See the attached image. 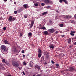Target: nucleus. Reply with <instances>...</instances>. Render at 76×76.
I'll use <instances>...</instances> for the list:
<instances>
[{
	"label": "nucleus",
	"mask_w": 76,
	"mask_h": 76,
	"mask_svg": "<svg viewBox=\"0 0 76 76\" xmlns=\"http://www.w3.org/2000/svg\"><path fill=\"white\" fill-rule=\"evenodd\" d=\"M1 49L3 51V54H6L7 53V49L6 48V47L4 45H2L1 47Z\"/></svg>",
	"instance_id": "1"
},
{
	"label": "nucleus",
	"mask_w": 76,
	"mask_h": 76,
	"mask_svg": "<svg viewBox=\"0 0 76 76\" xmlns=\"http://www.w3.org/2000/svg\"><path fill=\"white\" fill-rule=\"evenodd\" d=\"M12 66H15V67H19V63L15 61H13L12 62Z\"/></svg>",
	"instance_id": "2"
},
{
	"label": "nucleus",
	"mask_w": 76,
	"mask_h": 76,
	"mask_svg": "<svg viewBox=\"0 0 76 76\" xmlns=\"http://www.w3.org/2000/svg\"><path fill=\"white\" fill-rule=\"evenodd\" d=\"M12 51H13L14 53H19L18 51V50H17V48L16 46H13L12 48Z\"/></svg>",
	"instance_id": "3"
},
{
	"label": "nucleus",
	"mask_w": 76,
	"mask_h": 76,
	"mask_svg": "<svg viewBox=\"0 0 76 76\" xmlns=\"http://www.w3.org/2000/svg\"><path fill=\"white\" fill-rule=\"evenodd\" d=\"M15 20V18H12V17L11 16H10L8 18V21L10 22L12 21H14V20Z\"/></svg>",
	"instance_id": "4"
},
{
	"label": "nucleus",
	"mask_w": 76,
	"mask_h": 76,
	"mask_svg": "<svg viewBox=\"0 0 76 76\" xmlns=\"http://www.w3.org/2000/svg\"><path fill=\"white\" fill-rule=\"evenodd\" d=\"M48 31V32L50 34H53V33L55 32V30L54 28H52L49 29Z\"/></svg>",
	"instance_id": "5"
},
{
	"label": "nucleus",
	"mask_w": 76,
	"mask_h": 76,
	"mask_svg": "<svg viewBox=\"0 0 76 76\" xmlns=\"http://www.w3.org/2000/svg\"><path fill=\"white\" fill-rule=\"evenodd\" d=\"M69 69L70 72H73V71H76V69L73 68L72 67H69Z\"/></svg>",
	"instance_id": "6"
},
{
	"label": "nucleus",
	"mask_w": 76,
	"mask_h": 76,
	"mask_svg": "<svg viewBox=\"0 0 76 76\" xmlns=\"http://www.w3.org/2000/svg\"><path fill=\"white\" fill-rule=\"evenodd\" d=\"M63 1L65 4H68L67 1L66 0H59V2L61 3H62Z\"/></svg>",
	"instance_id": "7"
},
{
	"label": "nucleus",
	"mask_w": 76,
	"mask_h": 76,
	"mask_svg": "<svg viewBox=\"0 0 76 76\" xmlns=\"http://www.w3.org/2000/svg\"><path fill=\"white\" fill-rule=\"evenodd\" d=\"M34 22L35 21L34 20H33L31 22V23L30 24V28H31L33 26V25H34Z\"/></svg>",
	"instance_id": "8"
},
{
	"label": "nucleus",
	"mask_w": 76,
	"mask_h": 76,
	"mask_svg": "<svg viewBox=\"0 0 76 76\" xmlns=\"http://www.w3.org/2000/svg\"><path fill=\"white\" fill-rule=\"evenodd\" d=\"M35 69H37V70L39 71V69H40V66L38 65H37L36 66H34Z\"/></svg>",
	"instance_id": "9"
},
{
	"label": "nucleus",
	"mask_w": 76,
	"mask_h": 76,
	"mask_svg": "<svg viewBox=\"0 0 76 76\" xmlns=\"http://www.w3.org/2000/svg\"><path fill=\"white\" fill-rule=\"evenodd\" d=\"M9 42L7 40H4V43L5 44H9Z\"/></svg>",
	"instance_id": "10"
},
{
	"label": "nucleus",
	"mask_w": 76,
	"mask_h": 76,
	"mask_svg": "<svg viewBox=\"0 0 76 76\" xmlns=\"http://www.w3.org/2000/svg\"><path fill=\"white\" fill-rule=\"evenodd\" d=\"M23 7L25 9H26L28 7V4H25L23 5Z\"/></svg>",
	"instance_id": "11"
},
{
	"label": "nucleus",
	"mask_w": 76,
	"mask_h": 76,
	"mask_svg": "<svg viewBox=\"0 0 76 76\" xmlns=\"http://www.w3.org/2000/svg\"><path fill=\"white\" fill-rule=\"evenodd\" d=\"M50 48H52V49H53V48H54V46L53 44H51L50 45Z\"/></svg>",
	"instance_id": "12"
},
{
	"label": "nucleus",
	"mask_w": 76,
	"mask_h": 76,
	"mask_svg": "<svg viewBox=\"0 0 76 76\" xmlns=\"http://www.w3.org/2000/svg\"><path fill=\"white\" fill-rule=\"evenodd\" d=\"M71 38H69V39H67V41L68 42V44H70V42H71Z\"/></svg>",
	"instance_id": "13"
},
{
	"label": "nucleus",
	"mask_w": 76,
	"mask_h": 76,
	"mask_svg": "<svg viewBox=\"0 0 76 76\" xmlns=\"http://www.w3.org/2000/svg\"><path fill=\"white\" fill-rule=\"evenodd\" d=\"M23 10L22 9H18L17 10V12L18 13H20L21 12H22Z\"/></svg>",
	"instance_id": "14"
},
{
	"label": "nucleus",
	"mask_w": 76,
	"mask_h": 76,
	"mask_svg": "<svg viewBox=\"0 0 76 76\" xmlns=\"http://www.w3.org/2000/svg\"><path fill=\"white\" fill-rule=\"evenodd\" d=\"M49 0H45L44 2L46 4H48L49 3Z\"/></svg>",
	"instance_id": "15"
},
{
	"label": "nucleus",
	"mask_w": 76,
	"mask_h": 76,
	"mask_svg": "<svg viewBox=\"0 0 76 76\" xmlns=\"http://www.w3.org/2000/svg\"><path fill=\"white\" fill-rule=\"evenodd\" d=\"M44 34L46 35H48V32L47 31H44Z\"/></svg>",
	"instance_id": "16"
},
{
	"label": "nucleus",
	"mask_w": 76,
	"mask_h": 76,
	"mask_svg": "<svg viewBox=\"0 0 76 76\" xmlns=\"http://www.w3.org/2000/svg\"><path fill=\"white\" fill-rule=\"evenodd\" d=\"M49 54H50V53L46 51L45 52V55H46V56H48V55H49Z\"/></svg>",
	"instance_id": "17"
},
{
	"label": "nucleus",
	"mask_w": 76,
	"mask_h": 76,
	"mask_svg": "<svg viewBox=\"0 0 76 76\" xmlns=\"http://www.w3.org/2000/svg\"><path fill=\"white\" fill-rule=\"evenodd\" d=\"M42 52H41V50L40 49H38V53H41Z\"/></svg>",
	"instance_id": "18"
},
{
	"label": "nucleus",
	"mask_w": 76,
	"mask_h": 76,
	"mask_svg": "<svg viewBox=\"0 0 76 76\" xmlns=\"http://www.w3.org/2000/svg\"><path fill=\"white\" fill-rule=\"evenodd\" d=\"M41 56H42V53H38V57H39V58H41Z\"/></svg>",
	"instance_id": "19"
},
{
	"label": "nucleus",
	"mask_w": 76,
	"mask_h": 76,
	"mask_svg": "<svg viewBox=\"0 0 76 76\" xmlns=\"http://www.w3.org/2000/svg\"><path fill=\"white\" fill-rule=\"evenodd\" d=\"M28 16V15L27 14H25L24 15V17L25 18H27Z\"/></svg>",
	"instance_id": "20"
},
{
	"label": "nucleus",
	"mask_w": 76,
	"mask_h": 76,
	"mask_svg": "<svg viewBox=\"0 0 76 76\" xmlns=\"http://www.w3.org/2000/svg\"><path fill=\"white\" fill-rule=\"evenodd\" d=\"M44 58H45L44 56H42V57L41 58V61H44Z\"/></svg>",
	"instance_id": "21"
},
{
	"label": "nucleus",
	"mask_w": 76,
	"mask_h": 76,
	"mask_svg": "<svg viewBox=\"0 0 76 76\" xmlns=\"http://www.w3.org/2000/svg\"><path fill=\"white\" fill-rule=\"evenodd\" d=\"M47 13H48V12H43L42 13V15H47Z\"/></svg>",
	"instance_id": "22"
},
{
	"label": "nucleus",
	"mask_w": 76,
	"mask_h": 76,
	"mask_svg": "<svg viewBox=\"0 0 76 76\" xmlns=\"http://www.w3.org/2000/svg\"><path fill=\"white\" fill-rule=\"evenodd\" d=\"M50 23V24H53V21L52 20H50L49 21Z\"/></svg>",
	"instance_id": "23"
},
{
	"label": "nucleus",
	"mask_w": 76,
	"mask_h": 76,
	"mask_svg": "<svg viewBox=\"0 0 76 76\" xmlns=\"http://www.w3.org/2000/svg\"><path fill=\"white\" fill-rule=\"evenodd\" d=\"M49 3H50V4H53L52 1H50V0L49 1Z\"/></svg>",
	"instance_id": "24"
},
{
	"label": "nucleus",
	"mask_w": 76,
	"mask_h": 76,
	"mask_svg": "<svg viewBox=\"0 0 76 76\" xmlns=\"http://www.w3.org/2000/svg\"><path fill=\"white\" fill-rule=\"evenodd\" d=\"M64 18H65V19H68V18H69V15H66Z\"/></svg>",
	"instance_id": "25"
},
{
	"label": "nucleus",
	"mask_w": 76,
	"mask_h": 76,
	"mask_svg": "<svg viewBox=\"0 0 76 76\" xmlns=\"http://www.w3.org/2000/svg\"><path fill=\"white\" fill-rule=\"evenodd\" d=\"M59 26H60V27H63L64 26L63 24H60Z\"/></svg>",
	"instance_id": "26"
},
{
	"label": "nucleus",
	"mask_w": 76,
	"mask_h": 76,
	"mask_svg": "<svg viewBox=\"0 0 76 76\" xmlns=\"http://www.w3.org/2000/svg\"><path fill=\"white\" fill-rule=\"evenodd\" d=\"M46 29V28H45V27L43 26V27H42V28H41V29Z\"/></svg>",
	"instance_id": "27"
},
{
	"label": "nucleus",
	"mask_w": 76,
	"mask_h": 76,
	"mask_svg": "<svg viewBox=\"0 0 76 76\" xmlns=\"http://www.w3.org/2000/svg\"><path fill=\"white\" fill-rule=\"evenodd\" d=\"M23 65H26V63L25 61H24L23 62Z\"/></svg>",
	"instance_id": "28"
},
{
	"label": "nucleus",
	"mask_w": 76,
	"mask_h": 76,
	"mask_svg": "<svg viewBox=\"0 0 76 76\" xmlns=\"http://www.w3.org/2000/svg\"><path fill=\"white\" fill-rule=\"evenodd\" d=\"M28 35L29 36H31L32 35V34L31 33H28Z\"/></svg>",
	"instance_id": "29"
},
{
	"label": "nucleus",
	"mask_w": 76,
	"mask_h": 76,
	"mask_svg": "<svg viewBox=\"0 0 76 76\" xmlns=\"http://www.w3.org/2000/svg\"><path fill=\"white\" fill-rule=\"evenodd\" d=\"M2 61L3 63H4L5 62V61H6V60H5V59H3Z\"/></svg>",
	"instance_id": "30"
},
{
	"label": "nucleus",
	"mask_w": 76,
	"mask_h": 76,
	"mask_svg": "<svg viewBox=\"0 0 76 76\" xmlns=\"http://www.w3.org/2000/svg\"><path fill=\"white\" fill-rule=\"evenodd\" d=\"M34 5L35 6H38V3L34 4Z\"/></svg>",
	"instance_id": "31"
},
{
	"label": "nucleus",
	"mask_w": 76,
	"mask_h": 76,
	"mask_svg": "<svg viewBox=\"0 0 76 76\" xmlns=\"http://www.w3.org/2000/svg\"><path fill=\"white\" fill-rule=\"evenodd\" d=\"M70 35H72V36H74L75 35V34L72 33H70Z\"/></svg>",
	"instance_id": "32"
},
{
	"label": "nucleus",
	"mask_w": 76,
	"mask_h": 76,
	"mask_svg": "<svg viewBox=\"0 0 76 76\" xmlns=\"http://www.w3.org/2000/svg\"><path fill=\"white\" fill-rule=\"evenodd\" d=\"M50 56L49 55H46V58H48V57Z\"/></svg>",
	"instance_id": "33"
},
{
	"label": "nucleus",
	"mask_w": 76,
	"mask_h": 76,
	"mask_svg": "<svg viewBox=\"0 0 76 76\" xmlns=\"http://www.w3.org/2000/svg\"><path fill=\"white\" fill-rule=\"evenodd\" d=\"M51 63L52 64H54V63H55V62L54 61H52Z\"/></svg>",
	"instance_id": "34"
},
{
	"label": "nucleus",
	"mask_w": 76,
	"mask_h": 76,
	"mask_svg": "<svg viewBox=\"0 0 76 76\" xmlns=\"http://www.w3.org/2000/svg\"><path fill=\"white\" fill-rule=\"evenodd\" d=\"M23 35V34L22 33H20V37H22Z\"/></svg>",
	"instance_id": "35"
},
{
	"label": "nucleus",
	"mask_w": 76,
	"mask_h": 76,
	"mask_svg": "<svg viewBox=\"0 0 76 76\" xmlns=\"http://www.w3.org/2000/svg\"><path fill=\"white\" fill-rule=\"evenodd\" d=\"M69 69H66L64 70V71H69Z\"/></svg>",
	"instance_id": "36"
},
{
	"label": "nucleus",
	"mask_w": 76,
	"mask_h": 76,
	"mask_svg": "<svg viewBox=\"0 0 76 76\" xmlns=\"http://www.w3.org/2000/svg\"><path fill=\"white\" fill-rule=\"evenodd\" d=\"M24 52H25V50H22L21 51V53H23V54L24 53Z\"/></svg>",
	"instance_id": "37"
},
{
	"label": "nucleus",
	"mask_w": 76,
	"mask_h": 76,
	"mask_svg": "<svg viewBox=\"0 0 76 76\" xmlns=\"http://www.w3.org/2000/svg\"><path fill=\"white\" fill-rule=\"evenodd\" d=\"M41 4L42 6H43L45 5V4L44 3H42Z\"/></svg>",
	"instance_id": "38"
},
{
	"label": "nucleus",
	"mask_w": 76,
	"mask_h": 76,
	"mask_svg": "<svg viewBox=\"0 0 76 76\" xmlns=\"http://www.w3.org/2000/svg\"><path fill=\"white\" fill-rule=\"evenodd\" d=\"M17 12L16 11H15L14 12V13L15 14H17Z\"/></svg>",
	"instance_id": "39"
},
{
	"label": "nucleus",
	"mask_w": 76,
	"mask_h": 76,
	"mask_svg": "<svg viewBox=\"0 0 76 76\" xmlns=\"http://www.w3.org/2000/svg\"><path fill=\"white\" fill-rule=\"evenodd\" d=\"M72 16L70 15H68V18H72Z\"/></svg>",
	"instance_id": "40"
},
{
	"label": "nucleus",
	"mask_w": 76,
	"mask_h": 76,
	"mask_svg": "<svg viewBox=\"0 0 76 76\" xmlns=\"http://www.w3.org/2000/svg\"><path fill=\"white\" fill-rule=\"evenodd\" d=\"M56 65L57 67H58V66H59V64H56Z\"/></svg>",
	"instance_id": "41"
},
{
	"label": "nucleus",
	"mask_w": 76,
	"mask_h": 76,
	"mask_svg": "<svg viewBox=\"0 0 76 76\" xmlns=\"http://www.w3.org/2000/svg\"><path fill=\"white\" fill-rule=\"evenodd\" d=\"M3 29H4V30H6V27H4Z\"/></svg>",
	"instance_id": "42"
},
{
	"label": "nucleus",
	"mask_w": 76,
	"mask_h": 76,
	"mask_svg": "<svg viewBox=\"0 0 76 76\" xmlns=\"http://www.w3.org/2000/svg\"><path fill=\"white\" fill-rule=\"evenodd\" d=\"M58 31H56V32H55V34H58Z\"/></svg>",
	"instance_id": "43"
},
{
	"label": "nucleus",
	"mask_w": 76,
	"mask_h": 76,
	"mask_svg": "<svg viewBox=\"0 0 76 76\" xmlns=\"http://www.w3.org/2000/svg\"><path fill=\"white\" fill-rule=\"evenodd\" d=\"M29 66H30V67H32V65L31 64H29Z\"/></svg>",
	"instance_id": "44"
},
{
	"label": "nucleus",
	"mask_w": 76,
	"mask_h": 76,
	"mask_svg": "<svg viewBox=\"0 0 76 76\" xmlns=\"http://www.w3.org/2000/svg\"><path fill=\"white\" fill-rule=\"evenodd\" d=\"M0 66H1V67H2V66H3V64H0Z\"/></svg>",
	"instance_id": "45"
},
{
	"label": "nucleus",
	"mask_w": 76,
	"mask_h": 76,
	"mask_svg": "<svg viewBox=\"0 0 76 76\" xmlns=\"http://www.w3.org/2000/svg\"><path fill=\"white\" fill-rule=\"evenodd\" d=\"M61 36H62V38H63V37H65V35H62Z\"/></svg>",
	"instance_id": "46"
},
{
	"label": "nucleus",
	"mask_w": 76,
	"mask_h": 76,
	"mask_svg": "<svg viewBox=\"0 0 76 76\" xmlns=\"http://www.w3.org/2000/svg\"><path fill=\"white\" fill-rule=\"evenodd\" d=\"M18 68L20 70H21V68H20V67L19 66L18 67Z\"/></svg>",
	"instance_id": "47"
},
{
	"label": "nucleus",
	"mask_w": 76,
	"mask_h": 76,
	"mask_svg": "<svg viewBox=\"0 0 76 76\" xmlns=\"http://www.w3.org/2000/svg\"><path fill=\"white\" fill-rule=\"evenodd\" d=\"M74 17L75 19H76V14L75 15Z\"/></svg>",
	"instance_id": "48"
},
{
	"label": "nucleus",
	"mask_w": 76,
	"mask_h": 76,
	"mask_svg": "<svg viewBox=\"0 0 76 76\" xmlns=\"http://www.w3.org/2000/svg\"><path fill=\"white\" fill-rule=\"evenodd\" d=\"M47 7V9H49V8L50 7V6H48Z\"/></svg>",
	"instance_id": "49"
},
{
	"label": "nucleus",
	"mask_w": 76,
	"mask_h": 76,
	"mask_svg": "<svg viewBox=\"0 0 76 76\" xmlns=\"http://www.w3.org/2000/svg\"><path fill=\"white\" fill-rule=\"evenodd\" d=\"M72 33H75V31H72Z\"/></svg>",
	"instance_id": "50"
},
{
	"label": "nucleus",
	"mask_w": 76,
	"mask_h": 76,
	"mask_svg": "<svg viewBox=\"0 0 76 76\" xmlns=\"http://www.w3.org/2000/svg\"><path fill=\"white\" fill-rule=\"evenodd\" d=\"M25 57V55H23V57Z\"/></svg>",
	"instance_id": "51"
},
{
	"label": "nucleus",
	"mask_w": 76,
	"mask_h": 76,
	"mask_svg": "<svg viewBox=\"0 0 76 76\" xmlns=\"http://www.w3.org/2000/svg\"><path fill=\"white\" fill-rule=\"evenodd\" d=\"M23 75H25V72H23Z\"/></svg>",
	"instance_id": "52"
},
{
	"label": "nucleus",
	"mask_w": 76,
	"mask_h": 76,
	"mask_svg": "<svg viewBox=\"0 0 76 76\" xmlns=\"http://www.w3.org/2000/svg\"><path fill=\"white\" fill-rule=\"evenodd\" d=\"M37 76H42L39 75H37Z\"/></svg>",
	"instance_id": "53"
},
{
	"label": "nucleus",
	"mask_w": 76,
	"mask_h": 76,
	"mask_svg": "<svg viewBox=\"0 0 76 76\" xmlns=\"http://www.w3.org/2000/svg\"><path fill=\"white\" fill-rule=\"evenodd\" d=\"M14 3V4H16V2H15Z\"/></svg>",
	"instance_id": "54"
},
{
	"label": "nucleus",
	"mask_w": 76,
	"mask_h": 76,
	"mask_svg": "<svg viewBox=\"0 0 76 76\" xmlns=\"http://www.w3.org/2000/svg\"><path fill=\"white\" fill-rule=\"evenodd\" d=\"M4 1H7V0H4Z\"/></svg>",
	"instance_id": "55"
},
{
	"label": "nucleus",
	"mask_w": 76,
	"mask_h": 76,
	"mask_svg": "<svg viewBox=\"0 0 76 76\" xmlns=\"http://www.w3.org/2000/svg\"><path fill=\"white\" fill-rule=\"evenodd\" d=\"M11 75H8L7 76H11Z\"/></svg>",
	"instance_id": "56"
},
{
	"label": "nucleus",
	"mask_w": 76,
	"mask_h": 76,
	"mask_svg": "<svg viewBox=\"0 0 76 76\" xmlns=\"http://www.w3.org/2000/svg\"><path fill=\"white\" fill-rule=\"evenodd\" d=\"M75 39H76V37H75Z\"/></svg>",
	"instance_id": "57"
},
{
	"label": "nucleus",
	"mask_w": 76,
	"mask_h": 76,
	"mask_svg": "<svg viewBox=\"0 0 76 76\" xmlns=\"http://www.w3.org/2000/svg\"><path fill=\"white\" fill-rule=\"evenodd\" d=\"M3 58L2 57V59H3V58Z\"/></svg>",
	"instance_id": "58"
},
{
	"label": "nucleus",
	"mask_w": 76,
	"mask_h": 76,
	"mask_svg": "<svg viewBox=\"0 0 76 76\" xmlns=\"http://www.w3.org/2000/svg\"><path fill=\"white\" fill-rule=\"evenodd\" d=\"M11 1H12V0H10Z\"/></svg>",
	"instance_id": "59"
},
{
	"label": "nucleus",
	"mask_w": 76,
	"mask_h": 76,
	"mask_svg": "<svg viewBox=\"0 0 76 76\" xmlns=\"http://www.w3.org/2000/svg\"><path fill=\"white\" fill-rule=\"evenodd\" d=\"M30 25V24H29V25Z\"/></svg>",
	"instance_id": "60"
}]
</instances>
